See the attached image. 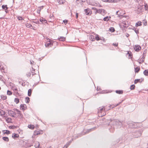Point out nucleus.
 <instances>
[{
	"label": "nucleus",
	"mask_w": 148,
	"mask_h": 148,
	"mask_svg": "<svg viewBox=\"0 0 148 148\" xmlns=\"http://www.w3.org/2000/svg\"><path fill=\"white\" fill-rule=\"evenodd\" d=\"M123 121H120L119 120L115 119L112 121L110 123V128H109V130L111 132L113 133L114 131L115 128H119L121 127L123 123Z\"/></svg>",
	"instance_id": "1"
},
{
	"label": "nucleus",
	"mask_w": 148,
	"mask_h": 148,
	"mask_svg": "<svg viewBox=\"0 0 148 148\" xmlns=\"http://www.w3.org/2000/svg\"><path fill=\"white\" fill-rule=\"evenodd\" d=\"M126 123L128 125V127L131 129L135 128L137 127L136 123L132 121H126Z\"/></svg>",
	"instance_id": "2"
},
{
	"label": "nucleus",
	"mask_w": 148,
	"mask_h": 148,
	"mask_svg": "<svg viewBox=\"0 0 148 148\" xmlns=\"http://www.w3.org/2000/svg\"><path fill=\"white\" fill-rule=\"evenodd\" d=\"M142 132V131L141 130L136 131V132H134L133 134L134 138H137L141 136Z\"/></svg>",
	"instance_id": "3"
},
{
	"label": "nucleus",
	"mask_w": 148,
	"mask_h": 148,
	"mask_svg": "<svg viewBox=\"0 0 148 148\" xmlns=\"http://www.w3.org/2000/svg\"><path fill=\"white\" fill-rule=\"evenodd\" d=\"M21 143H22V146H23L25 148H27V147H31V146L33 145H32L30 144L28 141H22V142Z\"/></svg>",
	"instance_id": "4"
},
{
	"label": "nucleus",
	"mask_w": 148,
	"mask_h": 148,
	"mask_svg": "<svg viewBox=\"0 0 148 148\" xmlns=\"http://www.w3.org/2000/svg\"><path fill=\"white\" fill-rule=\"evenodd\" d=\"M85 14L86 15H90L92 13V11L90 9L88 8L84 10Z\"/></svg>",
	"instance_id": "5"
},
{
	"label": "nucleus",
	"mask_w": 148,
	"mask_h": 148,
	"mask_svg": "<svg viewBox=\"0 0 148 148\" xmlns=\"http://www.w3.org/2000/svg\"><path fill=\"white\" fill-rule=\"evenodd\" d=\"M143 9V7L140 5L138 6L137 8H136V10L137 14H139L142 12V10Z\"/></svg>",
	"instance_id": "6"
},
{
	"label": "nucleus",
	"mask_w": 148,
	"mask_h": 148,
	"mask_svg": "<svg viewBox=\"0 0 148 148\" xmlns=\"http://www.w3.org/2000/svg\"><path fill=\"white\" fill-rule=\"evenodd\" d=\"M134 48L135 50L137 52L139 51L141 49V47L139 45H136Z\"/></svg>",
	"instance_id": "7"
},
{
	"label": "nucleus",
	"mask_w": 148,
	"mask_h": 148,
	"mask_svg": "<svg viewBox=\"0 0 148 148\" xmlns=\"http://www.w3.org/2000/svg\"><path fill=\"white\" fill-rule=\"evenodd\" d=\"M103 1L108 2H114L115 3L119 1L120 0H101Z\"/></svg>",
	"instance_id": "8"
},
{
	"label": "nucleus",
	"mask_w": 148,
	"mask_h": 148,
	"mask_svg": "<svg viewBox=\"0 0 148 148\" xmlns=\"http://www.w3.org/2000/svg\"><path fill=\"white\" fill-rule=\"evenodd\" d=\"M49 42L46 43L45 44V46L46 47H48L49 46H52L53 45V43L50 40H48Z\"/></svg>",
	"instance_id": "9"
},
{
	"label": "nucleus",
	"mask_w": 148,
	"mask_h": 148,
	"mask_svg": "<svg viewBox=\"0 0 148 148\" xmlns=\"http://www.w3.org/2000/svg\"><path fill=\"white\" fill-rule=\"evenodd\" d=\"M42 132L41 130L36 131L34 132V134L35 135L42 134Z\"/></svg>",
	"instance_id": "10"
},
{
	"label": "nucleus",
	"mask_w": 148,
	"mask_h": 148,
	"mask_svg": "<svg viewBox=\"0 0 148 148\" xmlns=\"http://www.w3.org/2000/svg\"><path fill=\"white\" fill-rule=\"evenodd\" d=\"M12 137L14 139H15L19 137V135L17 134L13 133L12 134Z\"/></svg>",
	"instance_id": "11"
},
{
	"label": "nucleus",
	"mask_w": 148,
	"mask_h": 148,
	"mask_svg": "<svg viewBox=\"0 0 148 148\" xmlns=\"http://www.w3.org/2000/svg\"><path fill=\"white\" fill-rule=\"evenodd\" d=\"M141 79L142 80L141 81H140V79H135L134 80V84H136L138 82H140V83L142 82V81L144 79H143V78H141Z\"/></svg>",
	"instance_id": "12"
},
{
	"label": "nucleus",
	"mask_w": 148,
	"mask_h": 148,
	"mask_svg": "<svg viewBox=\"0 0 148 148\" xmlns=\"http://www.w3.org/2000/svg\"><path fill=\"white\" fill-rule=\"evenodd\" d=\"M145 56L144 55L143 56L142 58L139 60V61L138 62L139 64H141L144 61V58H145Z\"/></svg>",
	"instance_id": "13"
},
{
	"label": "nucleus",
	"mask_w": 148,
	"mask_h": 148,
	"mask_svg": "<svg viewBox=\"0 0 148 148\" xmlns=\"http://www.w3.org/2000/svg\"><path fill=\"white\" fill-rule=\"evenodd\" d=\"M105 108H104V107L103 106V108H101L99 107L98 109V112L99 113H101L103 111H105Z\"/></svg>",
	"instance_id": "14"
},
{
	"label": "nucleus",
	"mask_w": 148,
	"mask_h": 148,
	"mask_svg": "<svg viewBox=\"0 0 148 148\" xmlns=\"http://www.w3.org/2000/svg\"><path fill=\"white\" fill-rule=\"evenodd\" d=\"M111 18L110 16H107L103 18V20L104 21H108L110 20V18Z\"/></svg>",
	"instance_id": "15"
},
{
	"label": "nucleus",
	"mask_w": 148,
	"mask_h": 148,
	"mask_svg": "<svg viewBox=\"0 0 148 148\" xmlns=\"http://www.w3.org/2000/svg\"><path fill=\"white\" fill-rule=\"evenodd\" d=\"M58 39L59 41H63L65 40L66 38L63 36H60V38H58Z\"/></svg>",
	"instance_id": "16"
},
{
	"label": "nucleus",
	"mask_w": 148,
	"mask_h": 148,
	"mask_svg": "<svg viewBox=\"0 0 148 148\" xmlns=\"http://www.w3.org/2000/svg\"><path fill=\"white\" fill-rule=\"evenodd\" d=\"M18 127L19 126L18 125H12L10 126L9 128L12 129H14L15 128H18Z\"/></svg>",
	"instance_id": "17"
},
{
	"label": "nucleus",
	"mask_w": 148,
	"mask_h": 148,
	"mask_svg": "<svg viewBox=\"0 0 148 148\" xmlns=\"http://www.w3.org/2000/svg\"><path fill=\"white\" fill-rule=\"evenodd\" d=\"M57 2L60 4H63L65 1V0H56Z\"/></svg>",
	"instance_id": "18"
},
{
	"label": "nucleus",
	"mask_w": 148,
	"mask_h": 148,
	"mask_svg": "<svg viewBox=\"0 0 148 148\" xmlns=\"http://www.w3.org/2000/svg\"><path fill=\"white\" fill-rule=\"evenodd\" d=\"M2 8L3 9H4L5 10H6L8 8L7 7V5H2Z\"/></svg>",
	"instance_id": "19"
},
{
	"label": "nucleus",
	"mask_w": 148,
	"mask_h": 148,
	"mask_svg": "<svg viewBox=\"0 0 148 148\" xmlns=\"http://www.w3.org/2000/svg\"><path fill=\"white\" fill-rule=\"evenodd\" d=\"M96 127H94L93 128H91V129H88V130H87V131H86V133H88L89 132L92 131V130H95V129H96Z\"/></svg>",
	"instance_id": "20"
},
{
	"label": "nucleus",
	"mask_w": 148,
	"mask_h": 148,
	"mask_svg": "<svg viewBox=\"0 0 148 148\" xmlns=\"http://www.w3.org/2000/svg\"><path fill=\"white\" fill-rule=\"evenodd\" d=\"M116 92L119 94H121L123 93V91L122 90H118L116 91Z\"/></svg>",
	"instance_id": "21"
},
{
	"label": "nucleus",
	"mask_w": 148,
	"mask_h": 148,
	"mask_svg": "<svg viewBox=\"0 0 148 148\" xmlns=\"http://www.w3.org/2000/svg\"><path fill=\"white\" fill-rule=\"evenodd\" d=\"M127 54H128L129 56V58H132V53L130 51L128 52Z\"/></svg>",
	"instance_id": "22"
},
{
	"label": "nucleus",
	"mask_w": 148,
	"mask_h": 148,
	"mask_svg": "<svg viewBox=\"0 0 148 148\" xmlns=\"http://www.w3.org/2000/svg\"><path fill=\"white\" fill-rule=\"evenodd\" d=\"M43 18L42 17L41 18H40L39 19V21L40 22H42V23H47V21L45 19H43Z\"/></svg>",
	"instance_id": "23"
},
{
	"label": "nucleus",
	"mask_w": 148,
	"mask_h": 148,
	"mask_svg": "<svg viewBox=\"0 0 148 148\" xmlns=\"http://www.w3.org/2000/svg\"><path fill=\"white\" fill-rule=\"evenodd\" d=\"M142 25V22L141 21H138L136 23L135 26L138 27Z\"/></svg>",
	"instance_id": "24"
},
{
	"label": "nucleus",
	"mask_w": 148,
	"mask_h": 148,
	"mask_svg": "<svg viewBox=\"0 0 148 148\" xmlns=\"http://www.w3.org/2000/svg\"><path fill=\"white\" fill-rule=\"evenodd\" d=\"M32 92V89H29L28 91V95L29 96H30L31 95V94Z\"/></svg>",
	"instance_id": "25"
},
{
	"label": "nucleus",
	"mask_w": 148,
	"mask_h": 148,
	"mask_svg": "<svg viewBox=\"0 0 148 148\" xmlns=\"http://www.w3.org/2000/svg\"><path fill=\"white\" fill-rule=\"evenodd\" d=\"M2 139L5 141L8 142L9 141V139L7 137H2Z\"/></svg>",
	"instance_id": "26"
},
{
	"label": "nucleus",
	"mask_w": 148,
	"mask_h": 148,
	"mask_svg": "<svg viewBox=\"0 0 148 148\" xmlns=\"http://www.w3.org/2000/svg\"><path fill=\"white\" fill-rule=\"evenodd\" d=\"M25 104H21L20 106V109H21L23 111L25 110Z\"/></svg>",
	"instance_id": "27"
},
{
	"label": "nucleus",
	"mask_w": 148,
	"mask_h": 148,
	"mask_svg": "<svg viewBox=\"0 0 148 148\" xmlns=\"http://www.w3.org/2000/svg\"><path fill=\"white\" fill-rule=\"evenodd\" d=\"M146 76H148V69L145 70L143 73Z\"/></svg>",
	"instance_id": "28"
},
{
	"label": "nucleus",
	"mask_w": 148,
	"mask_h": 148,
	"mask_svg": "<svg viewBox=\"0 0 148 148\" xmlns=\"http://www.w3.org/2000/svg\"><path fill=\"white\" fill-rule=\"evenodd\" d=\"M5 112L3 110L0 109V115L1 116H3L5 114Z\"/></svg>",
	"instance_id": "29"
},
{
	"label": "nucleus",
	"mask_w": 148,
	"mask_h": 148,
	"mask_svg": "<svg viewBox=\"0 0 148 148\" xmlns=\"http://www.w3.org/2000/svg\"><path fill=\"white\" fill-rule=\"evenodd\" d=\"M30 101V98L28 97H26L25 98V101L26 103H28Z\"/></svg>",
	"instance_id": "30"
},
{
	"label": "nucleus",
	"mask_w": 148,
	"mask_h": 148,
	"mask_svg": "<svg viewBox=\"0 0 148 148\" xmlns=\"http://www.w3.org/2000/svg\"><path fill=\"white\" fill-rule=\"evenodd\" d=\"M28 127L29 128L31 129H33L34 128V125L31 124L29 125Z\"/></svg>",
	"instance_id": "31"
},
{
	"label": "nucleus",
	"mask_w": 148,
	"mask_h": 148,
	"mask_svg": "<svg viewBox=\"0 0 148 148\" xmlns=\"http://www.w3.org/2000/svg\"><path fill=\"white\" fill-rule=\"evenodd\" d=\"M140 67H136L135 68V73H138L140 70Z\"/></svg>",
	"instance_id": "32"
},
{
	"label": "nucleus",
	"mask_w": 148,
	"mask_h": 148,
	"mask_svg": "<svg viewBox=\"0 0 148 148\" xmlns=\"http://www.w3.org/2000/svg\"><path fill=\"white\" fill-rule=\"evenodd\" d=\"M102 9H97V10H96V11H95V14H97V13L101 14Z\"/></svg>",
	"instance_id": "33"
},
{
	"label": "nucleus",
	"mask_w": 148,
	"mask_h": 148,
	"mask_svg": "<svg viewBox=\"0 0 148 148\" xmlns=\"http://www.w3.org/2000/svg\"><path fill=\"white\" fill-rule=\"evenodd\" d=\"M101 11V14L103 15H104L106 12V10H104L102 9Z\"/></svg>",
	"instance_id": "34"
},
{
	"label": "nucleus",
	"mask_w": 148,
	"mask_h": 148,
	"mask_svg": "<svg viewBox=\"0 0 148 148\" xmlns=\"http://www.w3.org/2000/svg\"><path fill=\"white\" fill-rule=\"evenodd\" d=\"M132 29L137 34H139V32L138 29H136V28L134 27Z\"/></svg>",
	"instance_id": "35"
},
{
	"label": "nucleus",
	"mask_w": 148,
	"mask_h": 148,
	"mask_svg": "<svg viewBox=\"0 0 148 148\" xmlns=\"http://www.w3.org/2000/svg\"><path fill=\"white\" fill-rule=\"evenodd\" d=\"M26 27L30 28H32L31 27H32V25L29 23H27L26 24Z\"/></svg>",
	"instance_id": "36"
},
{
	"label": "nucleus",
	"mask_w": 148,
	"mask_h": 148,
	"mask_svg": "<svg viewBox=\"0 0 148 148\" xmlns=\"http://www.w3.org/2000/svg\"><path fill=\"white\" fill-rule=\"evenodd\" d=\"M14 102L16 103V104H18L19 102V100L18 98H15L14 100Z\"/></svg>",
	"instance_id": "37"
},
{
	"label": "nucleus",
	"mask_w": 148,
	"mask_h": 148,
	"mask_svg": "<svg viewBox=\"0 0 148 148\" xmlns=\"http://www.w3.org/2000/svg\"><path fill=\"white\" fill-rule=\"evenodd\" d=\"M1 98L3 100H5L7 98L6 96H4L3 95H2L1 96Z\"/></svg>",
	"instance_id": "38"
},
{
	"label": "nucleus",
	"mask_w": 148,
	"mask_h": 148,
	"mask_svg": "<svg viewBox=\"0 0 148 148\" xmlns=\"http://www.w3.org/2000/svg\"><path fill=\"white\" fill-rule=\"evenodd\" d=\"M135 88V86L134 84H132L131 85L130 87V89L131 90H133Z\"/></svg>",
	"instance_id": "39"
},
{
	"label": "nucleus",
	"mask_w": 148,
	"mask_h": 148,
	"mask_svg": "<svg viewBox=\"0 0 148 148\" xmlns=\"http://www.w3.org/2000/svg\"><path fill=\"white\" fill-rule=\"evenodd\" d=\"M3 134H6L8 135V134H10V131L6 130H5V132H4Z\"/></svg>",
	"instance_id": "40"
},
{
	"label": "nucleus",
	"mask_w": 148,
	"mask_h": 148,
	"mask_svg": "<svg viewBox=\"0 0 148 148\" xmlns=\"http://www.w3.org/2000/svg\"><path fill=\"white\" fill-rule=\"evenodd\" d=\"M10 112H11V114H12V116L13 117H15V115H16V114L15 113V112L12 111H11Z\"/></svg>",
	"instance_id": "41"
},
{
	"label": "nucleus",
	"mask_w": 148,
	"mask_h": 148,
	"mask_svg": "<svg viewBox=\"0 0 148 148\" xmlns=\"http://www.w3.org/2000/svg\"><path fill=\"white\" fill-rule=\"evenodd\" d=\"M109 30L112 32H114L115 29L113 27H111L109 29Z\"/></svg>",
	"instance_id": "42"
},
{
	"label": "nucleus",
	"mask_w": 148,
	"mask_h": 148,
	"mask_svg": "<svg viewBox=\"0 0 148 148\" xmlns=\"http://www.w3.org/2000/svg\"><path fill=\"white\" fill-rule=\"evenodd\" d=\"M40 145V144L38 142H37L36 144L34 146L36 148H38L39 146Z\"/></svg>",
	"instance_id": "43"
},
{
	"label": "nucleus",
	"mask_w": 148,
	"mask_h": 148,
	"mask_svg": "<svg viewBox=\"0 0 148 148\" xmlns=\"http://www.w3.org/2000/svg\"><path fill=\"white\" fill-rule=\"evenodd\" d=\"M100 38L99 37V36L97 35L95 37V39L97 40L98 41L100 40Z\"/></svg>",
	"instance_id": "44"
},
{
	"label": "nucleus",
	"mask_w": 148,
	"mask_h": 148,
	"mask_svg": "<svg viewBox=\"0 0 148 148\" xmlns=\"http://www.w3.org/2000/svg\"><path fill=\"white\" fill-rule=\"evenodd\" d=\"M7 94L8 95H12V93L10 91L8 90L7 92Z\"/></svg>",
	"instance_id": "45"
},
{
	"label": "nucleus",
	"mask_w": 148,
	"mask_h": 148,
	"mask_svg": "<svg viewBox=\"0 0 148 148\" xmlns=\"http://www.w3.org/2000/svg\"><path fill=\"white\" fill-rule=\"evenodd\" d=\"M32 70H33V71H32V74L33 75H34L36 74V73L34 72L35 69H34L33 67H32Z\"/></svg>",
	"instance_id": "46"
},
{
	"label": "nucleus",
	"mask_w": 148,
	"mask_h": 148,
	"mask_svg": "<svg viewBox=\"0 0 148 148\" xmlns=\"http://www.w3.org/2000/svg\"><path fill=\"white\" fill-rule=\"evenodd\" d=\"M18 19L20 21H21L23 19V18L21 16H18L17 17Z\"/></svg>",
	"instance_id": "47"
},
{
	"label": "nucleus",
	"mask_w": 148,
	"mask_h": 148,
	"mask_svg": "<svg viewBox=\"0 0 148 148\" xmlns=\"http://www.w3.org/2000/svg\"><path fill=\"white\" fill-rule=\"evenodd\" d=\"M63 22L66 25L68 22V21L67 20H64L63 21Z\"/></svg>",
	"instance_id": "48"
},
{
	"label": "nucleus",
	"mask_w": 148,
	"mask_h": 148,
	"mask_svg": "<svg viewBox=\"0 0 148 148\" xmlns=\"http://www.w3.org/2000/svg\"><path fill=\"white\" fill-rule=\"evenodd\" d=\"M31 75V73L30 72H28L26 74V75L28 77H29Z\"/></svg>",
	"instance_id": "49"
},
{
	"label": "nucleus",
	"mask_w": 148,
	"mask_h": 148,
	"mask_svg": "<svg viewBox=\"0 0 148 148\" xmlns=\"http://www.w3.org/2000/svg\"><path fill=\"white\" fill-rule=\"evenodd\" d=\"M100 40H103L104 42H105V38L103 37H100Z\"/></svg>",
	"instance_id": "50"
},
{
	"label": "nucleus",
	"mask_w": 148,
	"mask_h": 148,
	"mask_svg": "<svg viewBox=\"0 0 148 148\" xmlns=\"http://www.w3.org/2000/svg\"><path fill=\"white\" fill-rule=\"evenodd\" d=\"M70 144L71 143L69 142H68L66 143V144L65 145V146H66V147H67L70 145Z\"/></svg>",
	"instance_id": "51"
},
{
	"label": "nucleus",
	"mask_w": 148,
	"mask_h": 148,
	"mask_svg": "<svg viewBox=\"0 0 148 148\" xmlns=\"http://www.w3.org/2000/svg\"><path fill=\"white\" fill-rule=\"evenodd\" d=\"M18 116L21 118H22L23 117V115L21 113V112L18 114Z\"/></svg>",
	"instance_id": "52"
},
{
	"label": "nucleus",
	"mask_w": 148,
	"mask_h": 148,
	"mask_svg": "<svg viewBox=\"0 0 148 148\" xmlns=\"http://www.w3.org/2000/svg\"><path fill=\"white\" fill-rule=\"evenodd\" d=\"M144 22H143L144 25L145 26H146L147 25V22L146 21H145V20L143 21Z\"/></svg>",
	"instance_id": "53"
},
{
	"label": "nucleus",
	"mask_w": 148,
	"mask_h": 148,
	"mask_svg": "<svg viewBox=\"0 0 148 148\" xmlns=\"http://www.w3.org/2000/svg\"><path fill=\"white\" fill-rule=\"evenodd\" d=\"M15 110L17 112V114H18L21 112V111L17 109H15Z\"/></svg>",
	"instance_id": "54"
},
{
	"label": "nucleus",
	"mask_w": 148,
	"mask_h": 148,
	"mask_svg": "<svg viewBox=\"0 0 148 148\" xmlns=\"http://www.w3.org/2000/svg\"><path fill=\"white\" fill-rule=\"evenodd\" d=\"M0 70L2 71V72H3L4 71V68L2 66L1 67V69H0Z\"/></svg>",
	"instance_id": "55"
},
{
	"label": "nucleus",
	"mask_w": 148,
	"mask_h": 148,
	"mask_svg": "<svg viewBox=\"0 0 148 148\" xmlns=\"http://www.w3.org/2000/svg\"><path fill=\"white\" fill-rule=\"evenodd\" d=\"M113 45L115 47H117L118 45V43H113Z\"/></svg>",
	"instance_id": "56"
},
{
	"label": "nucleus",
	"mask_w": 148,
	"mask_h": 148,
	"mask_svg": "<svg viewBox=\"0 0 148 148\" xmlns=\"http://www.w3.org/2000/svg\"><path fill=\"white\" fill-rule=\"evenodd\" d=\"M92 9L93 10H94L95 11H96V10H97V9L95 7H92Z\"/></svg>",
	"instance_id": "57"
},
{
	"label": "nucleus",
	"mask_w": 148,
	"mask_h": 148,
	"mask_svg": "<svg viewBox=\"0 0 148 148\" xmlns=\"http://www.w3.org/2000/svg\"><path fill=\"white\" fill-rule=\"evenodd\" d=\"M33 22L35 23H36V24H38V23H39V21H38V20L37 21H33Z\"/></svg>",
	"instance_id": "58"
},
{
	"label": "nucleus",
	"mask_w": 148,
	"mask_h": 148,
	"mask_svg": "<svg viewBox=\"0 0 148 148\" xmlns=\"http://www.w3.org/2000/svg\"><path fill=\"white\" fill-rule=\"evenodd\" d=\"M41 10V8L39 9V10H38L37 11V12L38 14H39L40 13V12Z\"/></svg>",
	"instance_id": "59"
},
{
	"label": "nucleus",
	"mask_w": 148,
	"mask_h": 148,
	"mask_svg": "<svg viewBox=\"0 0 148 148\" xmlns=\"http://www.w3.org/2000/svg\"><path fill=\"white\" fill-rule=\"evenodd\" d=\"M78 13H76V18H77L78 17Z\"/></svg>",
	"instance_id": "60"
},
{
	"label": "nucleus",
	"mask_w": 148,
	"mask_h": 148,
	"mask_svg": "<svg viewBox=\"0 0 148 148\" xmlns=\"http://www.w3.org/2000/svg\"><path fill=\"white\" fill-rule=\"evenodd\" d=\"M145 10H147L148 9V7H147L146 5L145 6Z\"/></svg>",
	"instance_id": "61"
},
{
	"label": "nucleus",
	"mask_w": 148,
	"mask_h": 148,
	"mask_svg": "<svg viewBox=\"0 0 148 148\" xmlns=\"http://www.w3.org/2000/svg\"><path fill=\"white\" fill-rule=\"evenodd\" d=\"M30 64H33L34 61L32 60V61H30Z\"/></svg>",
	"instance_id": "62"
},
{
	"label": "nucleus",
	"mask_w": 148,
	"mask_h": 148,
	"mask_svg": "<svg viewBox=\"0 0 148 148\" xmlns=\"http://www.w3.org/2000/svg\"><path fill=\"white\" fill-rule=\"evenodd\" d=\"M43 6H40L38 8H39V9H40L41 8V10L43 8Z\"/></svg>",
	"instance_id": "63"
},
{
	"label": "nucleus",
	"mask_w": 148,
	"mask_h": 148,
	"mask_svg": "<svg viewBox=\"0 0 148 148\" xmlns=\"http://www.w3.org/2000/svg\"><path fill=\"white\" fill-rule=\"evenodd\" d=\"M126 36L127 37H128L129 36V35L128 34L126 33Z\"/></svg>",
	"instance_id": "64"
}]
</instances>
